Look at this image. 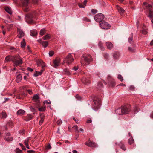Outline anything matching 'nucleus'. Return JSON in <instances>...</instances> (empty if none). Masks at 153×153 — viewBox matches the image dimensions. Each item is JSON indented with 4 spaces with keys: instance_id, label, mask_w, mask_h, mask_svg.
I'll return each mask as SVG.
<instances>
[{
    "instance_id": "nucleus-2",
    "label": "nucleus",
    "mask_w": 153,
    "mask_h": 153,
    "mask_svg": "<svg viewBox=\"0 0 153 153\" xmlns=\"http://www.w3.org/2000/svg\"><path fill=\"white\" fill-rule=\"evenodd\" d=\"M94 103L93 104V108L94 110L98 109L101 104V100L100 99L97 97L94 98L93 100Z\"/></svg>"
},
{
    "instance_id": "nucleus-33",
    "label": "nucleus",
    "mask_w": 153,
    "mask_h": 153,
    "mask_svg": "<svg viewBox=\"0 0 153 153\" xmlns=\"http://www.w3.org/2000/svg\"><path fill=\"white\" fill-rule=\"evenodd\" d=\"M134 140L132 137H131L128 140V143L130 145H131L134 142Z\"/></svg>"
},
{
    "instance_id": "nucleus-5",
    "label": "nucleus",
    "mask_w": 153,
    "mask_h": 153,
    "mask_svg": "<svg viewBox=\"0 0 153 153\" xmlns=\"http://www.w3.org/2000/svg\"><path fill=\"white\" fill-rule=\"evenodd\" d=\"M22 4L23 10L25 12L29 11L30 9L29 7V0H24L22 2Z\"/></svg>"
},
{
    "instance_id": "nucleus-17",
    "label": "nucleus",
    "mask_w": 153,
    "mask_h": 153,
    "mask_svg": "<svg viewBox=\"0 0 153 153\" xmlns=\"http://www.w3.org/2000/svg\"><path fill=\"white\" fill-rule=\"evenodd\" d=\"M82 82L86 85H88L91 83V81L89 79L85 77H83L82 79Z\"/></svg>"
},
{
    "instance_id": "nucleus-50",
    "label": "nucleus",
    "mask_w": 153,
    "mask_h": 153,
    "mask_svg": "<svg viewBox=\"0 0 153 153\" xmlns=\"http://www.w3.org/2000/svg\"><path fill=\"white\" fill-rule=\"evenodd\" d=\"M78 5L80 8H84L85 7V6L83 5V4L79 3L78 4Z\"/></svg>"
},
{
    "instance_id": "nucleus-27",
    "label": "nucleus",
    "mask_w": 153,
    "mask_h": 153,
    "mask_svg": "<svg viewBox=\"0 0 153 153\" xmlns=\"http://www.w3.org/2000/svg\"><path fill=\"white\" fill-rule=\"evenodd\" d=\"M5 10L8 13L10 14H12V11L11 9L8 7H6L5 8Z\"/></svg>"
},
{
    "instance_id": "nucleus-24",
    "label": "nucleus",
    "mask_w": 153,
    "mask_h": 153,
    "mask_svg": "<svg viewBox=\"0 0 153 153\" xmlns=\"http://www.w3.org/2000/svg\"><path fill=\"white\" fill-rule=\"evenodd\" d=\"M117 10L119 13L120 14H123L125 12V10L123 8L118 6V5H117Z\"/></svg>"
},
{
    "instance_id": "nucleus-22",
    "label": "nucleus",
    "mask_w": 153,
    "mask_h": 153,
    "mask_svg": "<svg viewBox=\"0 0 153 153\" xmlns=\"http://www.w3.org/2000/svg\"><path fill=\"white\" fill-rule=\"evenodd\" d=\"M22 76L21 74H19L16 77V81L17 82L19 83L22 80Z\"/></svg>"
},
{
    "instance_id": "nucleus-38",
    "label": "nucleus",
    "mask_w": 153,
    "mask_h": 153,
    "mask_svg": "<svg viewBox=\"0 0 153 153\" xmlns=\"http://www.w3.org/2000/svg\"><path fill=\"white\" fill-rule=\"evenodd\" d=\"M2 117V118H6L7 117V114L4 111H3L1 113Z\"/></svg>"
},
{
    "instance_id": "nucleus-56",
    "label": "nucleus",
    "mask_w": 153,
    "mask_h": 153,
    "mask_svg": "<svg viewBox=\"0 0 153 153\" xmlns=\"http://www.w3.org/2000/svg\"><path fill=\"white\" fill-rule=\"evenodd\" d=\"M146 7L148 9H150L151 8H152V6L151 5L149 4H147L146 6Z\"/></svg>"
},
{
    "instance_id": "nucleus-21",
    "label": "nucleus",
    "mask_w": 153,
    "mask_h": 153,
    "mask_svg": "<svg viewBox=\"0 0 153 153\" xmlns=\"http://www.w3.org/2000/svg\"><path fill=\"white\" fill-rule=\"evenodd\" d=\"M119 55V53L118 52H115L113 54V57L115 59H117L118 58Z\"/></svg>"
},
{
    "instance_id": "nucleus-8",
    "label": "nucleus",
    "mask_w": 153,
    "mask_h": 153,
    "mask_svg": "<svg viewBox=\"0 0 153 153\" xmlns=\"http://www.w3.org/2000/svg\"><path fill=\"white\" fill-rule=\"evenodd\" d=\"M35 15L32 13H29L26 16L25 19L27 22L31 23L33 22V19Z\"/></svg>"
},
{
    "instance_id": "nucleus-34",
    "label": "nucleus",
    "mask_w": 153,
    "mask_h": 153,
    "mask_svg": "<svg viewBox=\"0 0 153 153\" xmlns=\"http://www.w3.org/2000/svg\"><path fill=\"white\" fill-rule=\"evenodd\" d=\"M129 51L131 53H134L135 51V50L134 48L131 47H129L128 48Z\"/></svg>"
},
{
    "instance_id": "nucleus-18",
    "label": "nucleus",
    "mask_w": 153,
    "mask_h": 153,
    "mask_svg": "<svg viewBox=\"0 0 153 153\" xmlns=\"http://www.w3.org/2000/svg\"><path fill=\"white\" fill-rule=\"evenodd\" d=\"M13 59H14V56H7L5 58V62H6L10 61L13 62Z\"/></svg>"
},
{
    "instance_id": "nucleus-57",
    "label": "nucleus",
    "mask_w": 153,
    "mask_h": 153,
    "mask_svg": "<svg viewBox=\"0 0 153 153\" xmlns=\"http://www.w3.org/2000/svg\"><path fill=\"white\" fill-rule=\"evenodd\" d=\"M62 121L60 120H59L57 121V124L58 125H61V124H62Z\"/></svg>"
},
{
    "instance_id": "nucleus-36",
    "label": "nucleus",
    "mask_w": 153,
    "mask_h": 153,
    "mask_svg": "<svg viewBox=\"0 0 153 153\" xmlns=\"http://www.w3.org/2000/svg\"><path fill=\"white\" fill-rule=\"evenodd\" d=\"M117 78L118 79L120 80V81L122 82L123 80V77L120 74H119L118 75Z\"/></svg>"
},
{
    "instance_id": "nucleus-9",
    "label": "nucleus",
    "mask_w": 153,
    "mask_h": 153,
    "mask_svg": "<svg viewBox=\"0 0 153 153\" xmlns=\"http://www.w3.org/2000/svg\"><path fill=\"white\" fill-rule=\"evenodd\" d=\"M107 79L108 81V83L110 86L114 87L115 85V83L114 79L110 76H108Z\"/></svg>"
},
{
    "instance_id": "nucleus-37",
    "label": "nucleus",
    "mask_w": 153,
    "mask_h": 153,
    "mask_svg": "<svg viewBox=\"0 0 153 153\" xmlns=\"http://www.w3.org/2000/svg\"><path fill=\"white\" fill-rule=\"evenodd\" d=\"M42 44L44 47H46L48 45V43L47 41H43Z\"/></svg>"
},
{
    "instance_id": "nucleus-63",
    "label": "nucleus",
    "mask_w": 153,
    "mask_h": 153,
    "mask_svg": "<svg viewBox=\"0 0 153 153\" xmlns=\"http://www.w3.org/2000/svg\"><path fill=\"white\" fill-rule=\"evenodd\" d=\"M78 69V66H74L73 68V70H75V71H76Z\"/></svg>"
},
{
    "instance_id": "nucleus-29",
    "label": "nucleus",
    "mask_w": 153,
    "mask_h": 153,
    "mask_svg": "<svg viewBox=\"0 0 153 153\" xmlns=\"http://www.w3.org/2000/svg\"><path fill=\"white\" fill-rule=\"evenodd\" d=\"M98 45L101 50H104V48L103 46V44L100 41L99 42Z\"/></svg>"
},
{
    "instance_id": "nucleus-19",
    "label": "nucleus",
    "mask_w": 153,
    "mask_h": 153,
    "mask_svg": "<svg viewBox=\"0 0 153 153\" xmlns=\"http://www.w3.org/2000/svg\"><path fill=\"white\" fill-rule=\"evenodd\" d=\"M33 118V116L30 114H28L24 119L25 120L27 121Z\"/></svg>"
},
{
    "instance_id": "nucleus-35",
    "label": "nucleus",
    "mask_w": 153,
    "mask_h": 153,
    "mask_svg": "<svg viewBox=\"0 0 153 153\" xmlns=\"http://www.w3.org/2000/svg\"><path fill=\"white\" fill-rule=\"evenodd\" d=\"M26 45V43L24 39H23L22 41L21 42V47L22 48H24Z\"/></svg>"
},
{
    "instance_id": "nucleus-6",
    "label": "nucleus",
    "mask_w": 153,
    "mask_h": 153,
    "mask_svg": "<svg viewBox=\"0 0 153 153\" xmlns=\"http://www.w3.org/2000/svg\"><path fill=\"white\" fill-rule=\"evenodd\" d=\"M100 25L102 28L105 29H109L110 27V25L107 22L102 21L99 23Z\"/></svg>"
},
{
    "instance_id": "nucleus-28",
    "label": "nucleus",
    "mask_w": 153,
    "mask_h": 153,
    "mask_svg": "<svg viewBox=\"0 0 153 153\" xmlns=\"http://www.w3.org/2000/svg\"><path fill=\"white\" fill-rule=\"evenodd\" d=\"M51 37V35L50 34H47L45 36L43 37L42 39L44 40H47L50 39Z\"/></svg>"
},
{
    "instance_id": "nucleus-3",
    "label": "nucleus",
    "mask_w": 153,
    "mask_h": 153,
    "mask_svg": "<svg viewBox=\"0 0 153 153\" xmlns=\"http://www.w3.org/2000/svg\"><path fill=\"white\" fill-rule=\"evenodd\" d=\"M12 62L14 66H17L22 63V60L19 56L16 55L14 56V59Z\"/></svg>"
},
{
    "instance_id": "nucleus-31",
    "label": "nucleus",
    "mask_w": 153,
    "mask_h": 153,
    "mask_svg": "<svg viewBox=\"0 0 153 153\" xmlns=\"http://www.w3.org/2000/svg\"><path fill=\"white\" fill-rule=\"evenodd\" d=\"M46 32V30L45 29L43 28L40 31V34L41 36H43L45 33Z\"/></svg>"
},
{
    "instance_id": "nucleus-59",
    "label": "nucleus",
    "mask_w": 153,
    "mask_h": 153,
    "mask_svg": "<svg viewBox=\"0 0 153 153\" xmlns=\"http://www.w3.org/2000/svg\"><path fill=\"white\" fill-rule=\"evenodd\" d=\"M84 20L88 22H90V20L89 19H88L87 17L84 18Z\"/></svg>"
},
{
    "instance_id": "nucleus-55",
    "label": "nucleus",
    "mask_w": 153,
    "mask_h": 153,
    "mask_svg": "<svg viewBox=\"0 0 153 153\" xmlns=\"http://www.w3.org/2000/svg\"><path fill=\"white\" fill-rule=\"evenodd\" d=\"M39 1V0H33V2L34 4H36Z\"/></svg>"
},
{
    "instance_id": "nucleus-61",
    "label": "nucleus",
    "mask_w": 153,
    "mask_h": 153,
    "mask_svg": "<svg viewBox=\"0 0 153 153\" xmlns=\"http://www.w3.org/2000/svg\"><path fill=\"white\" fill-rule=\"evenodd\" d=\"M73 119L76 122V123H79V122H78L79 120L78 119H76L74 117L73 118Z\"/></svg>"
},
{
    "instance_id": "nucleus-60",
    "label": "nucleus",
    "mask_w": 153,
    "mask_h": 153,
    "mask_svg": "<svg viewBox=\"0 0 153 153\" xmlns=\"http://www.w3.org/2000/svg\"><path fill=\"white\" fill-rule=\"evenodd\" d=\"M44 103H46L47 104H50L51 103V102L50 100H46L44 102Z\"/></svg>"
},
{
    "instance_id": "nucleus-45",
    "label": "nucleus",
    "mask_w": 153,
    "mask_h": 153,
    "mask_svg": "<svg viewBox=\"0 0 153 153\" xmlns=\"http://www.w3.org/2000/svg\"><path fill=\"white\" fill-rule=\"evenodd\" d=\"M36 73L34 74V76H37L39 75H41L42 74V72H37L36 71Z\"/></svg>"
},
{
    "instance_id": "nucleus-53",
    "label": "nucleus",
    "mask_w": 153,
    "mask_h": 153,
    "mask_svg": "<svg viewBox=\"0 0 153 153\" xmlns=\"http://www.w3.org/2000/svg\"><path fill=\"white\" fill-rule=\"evenodd\" d=\"M51 147L50 145V144H49L48 146L46 147V149L47 150H49L51 149Z\"/></svg>"
},
{
    "instance_id": "nucleus-32",
    "label": "nucleus",
    "mask_w": 153,
    "mask_h": 153,
    "mask_svg": "<svg viewBox=\"0 0 153 153\" xmlns=\"http://www.w3.org/2000/svg\"><path fill=\"white\" fill-rule=\"evenodd\" d=\"M64 73L67 75H70L71 74L69 70L67 69H65L63 71Z\"/></svg>"
},
{
    "instance_id": "nucleus-7",
    "label": "nucleus",
    "mask_w": 153,
    "mask_h": 153,
    "mask_svg": "<svg viewBox=\"0 0 153 153\" xmlns=\"http://www.w3.org/2000/svg\"><path fill=\"white\" fill-rule=\"evenodd\" d=\"M104 16L102 13H98L95 16L94 19L95 20L100 23L104 19Z\"/></svg>"
},
{
    "instance_id": "nucleus-43",
    "label": "nucleus",
    "mask_w": 153,
    "mask_h": 153,
    "mask_svg": "<svg viewBox=\"0 0 153 153\" xmlns=\"http://www.w3.org/2000/svg\"><path fill=\"white\" fill-rule=\"evenodd\" d=\"M104 57L105 59H108L109 57V54L107 53H105L104 54Z\"/></svg>"
},
{
    "instance_id": "nucleus-64",
    "label": "nucleus",
    "mask_w": 153,
    "mask_h": 153,
    "mask_svg": "<svg viewBox=\"0 0 153 153\" xmlns=\"http://www.w3.org/2000/svg\"><path fill=\"white\" fill-rule=\"evenodd\" d=\"M142 33L144 35H146L147 34V32L145 30H143L142 32Z\"/></svg>"
},
{
    "instance_id": "nucleus-58",
    "label": "nucleus",
    "mask_w": 153,
    "mask_h": 153,
    "mask_svg": "<svg viewBox=\"0 0 153 153\" xmlns=\"http://www.w3.org/2000/svg\"><path fill=\"white\" fill-rule=\"evenodd\" d=\"M134 112H135V113H136L138 111V108L136 107H134Z\"/></svg>"
},
{
    "instance_id": "nucleus-51",
    "label": "nucleus",
    "mask_w": 153,
    "mask_h": 153,
    "mask_svg": "<svg viewBox=\"0 0 153 153\" xmlns=\"http://www.w3.org/2000/svg\"><path fill=\"white\" fill-rule=\"evenodd\" d=\"M16 153H22V151L17 148L16 150Z\"/></svg>"
},
{
    "instance_id": "nucleus-30",
    "label": "nucleus",
    "mask_w": 153,
    "mask_h": 153,
    "mask_svg": "<svg viewBox=\"0 0 153 153\" xmlns=\"http://www.w3.org/2000/svg\"><path fill=\"white\" fill-rule=\"evenodd\" d=\"M119 145L120 146V148L124 151H125L126 150L124 145L122 143L120 142L119 144Z\"/></svg>"
},
{
    "instance_id": "nucleus-52",
    "label": "nucleus",
    "mask_w": 153,
    "mask_h": 153,
    "mask_svg": "<svg viewBox=\"0 0 153 153\" xmlns=\"http://www.w3.org/2000/svg\"><path fill=\"white\" fill-rule=\"evenodd\" d=\"M91 11L92 13L93 14H96L97 12V10L94 9H92Z\"/></svg>"
},
{
    "instance_id": "nucleus-25",
    "label": "nucleus",
    "mask_w": 153,
    "mask_h": 153,
    "mask_svg": "<svg viewBox=\"0 0 153 153\" xmlns=\"http://www.w3.org/2000/svg\"><path fill=\"white\" fill-rule=\"evenodd\" d=\"M30 34L31 36H36L37 34V32L36 30H32L30 31Z\"/></svg>"
},
{
    "instance_id": "nucleus-41",
    "label": "nucleus",
    "mask_w": 153,
    "mask_h": 153,
    "mask_svg": "<svg viewBox=\"0 0 153 153\" xmlns=\"http://www.w3.org/2000/svg\"><path fill=\"white\" fill-rule=\"evenodd\" d=\"M103 84L102 82H99L98 83L97 88L99 89H100L101 88L103 87Z\"/></svg>"
},
{
    "instance_id": "nucleus-10",
    "label": "nucleus",
    "mask_w": 153,
    "mask_h": 153,
    "mask_svg": "<svg viewBox=\"0 0 153 153\" xmlns=\"http://www.w3.org/2000/svg\"><path fill=\"white\" fill-rule=\"evenodd\" d=\"M85 144L90 147H96L97 146V144L94 142H92L90 140H89L88 141L85 143Z\"/></svg>"
},
{
    "instance_id": "nucleus-42",
    "label": "nucleus",
    "mask_w": 153,
    "mask_h": 153,
    "mask_svg": "<svg viewBox=\"0 0 153 153\" xmlns=\"http://www.w3.org/2000/svg\"><path fill=\"white\" fill-rule=\"evenodd\" d=\"M131 37H130L128 39V41L129 42H130V43H133V34H131Z\"/></svg>"
},
{
    "instance_id": "nucleus-46",
    "label": "nucleus",
    "mask_w": 153,
    "mask_h": 153,
    "mask_svg": "<svg viewBox=\"0 0 153 153\" xmlns=\"http://www.w3.org/2000/svg\"><path fill=\"white\" fill-rule=\"evenodd\" d=\"M36 73L34 74V76H37L39 75H41L42 74V72H37L36 71Z\"/></svg>"
},
{
    "instance_id": "nucleus-4",
    "label": "nucleus",
    "mask_w": 153,
    "mask_h": 153,
    "mask_svg": "<svg viewBox=\"0 0 153 153\" xmlns=\"http://www.w3.org/2000/svg\"><path fill=\"white\" fill-rule=\"evenodd\" d=\"M74 60V59L71 54H68L65 59L63 63V65L64 63H66L67 64L69 65L73 62Z\"/></svg>"
},
{
    "instance_id": "nucleus-12",
    "label": "nucleus",
    "mask_w": 153,
    "mask_h": 153,
    "mask_svg": "<svg viewBox=\"0 0 153 153\" xmlns=\"http://www.w3.org/2000/svg\"><path fill=\"white\" fill-rule=\"evenodd\" d=\"M37 65L38 66H39L40 65L42 66V69L40 71V72H42V74L45 70L44 67L45 66V63L42 61L40 60L37 62Z\"/></svg>"
},
{
    "instance_id": "nucleus-39",
    "label": "nucleus",
    "mask_w": 153,
    "mask_h": 153,
    "mask_svg": "<svg viewBox=\"0 0 153 153\" xmlns=\"http://www.w3.org/2000/svg\"><path fill=\"white\" fill-rule=\"evenodd\" d=\"M5 139L6 141H11L13 140V138L12 137H5Z\"/></svg>"
},
{
    "instance_id": "nucleus-16",
    "label": "nucleus",
    "mask_w": 153,
    "mask_h": 153,
    "mask_svg": "<svg viewBox=\"0 0 153 153\" xmlns=\"http://www.w3.org/2000/svg\"><path fill=\"white\" fill-rule=\"evenodd\" d=\"M17 33H18V37L19 38H21L24 35V33L20 29H17Z\"/></svg>"
},
{
    "instance_id": "nucleus-49",
    "label": "nucleus",
    "mask_w": 153,
    "mask_h": 153,
    "mask_svg": "<svg viewBox=\"0 0 153 153\" xmlns=\"http://www.w3.org/2000/svg\"><path fill=\"white\" fill-rule=\"evenodd\" d=\"M54 54V52L53 51H49V54L50 56H52Z\"/></svg>"
},
{
    "instance_id": "nucleus-47",
    "label": "nucleus",
    "mask_w": 153,
    "mask_h": 153,
    "mask_svg": "<svg viewBox=\"0 0 153 153\" xmlns=\"http://www.w3.org/2000/svg\"><path fill=\"white\" fill-rule=\"evenodd\" d=\"M29 140V138H28L26 139L24 142V143L25 145L28 144V141Z\"/></svg>"
},
{
    "instance_id": "nucleus-11",
    "label": "nucleus",
    "mask_w": 153,
    "mask_h": 153,
    "mask_svg": "<svg viewBox=\"0 0 153 153\" xmlns=\"http://www.w3.org/2000/svg\"><path fill=\"white\" fill-rule=\"evenodd\" d=\"M122 111L123 114H126L128 113V112L131 110V109L127 106H122Z\"/></svg>"
},
{
    "instance_id": "nucleus-44",
    "label": "nucleus",
    "mask_w": 153,
    "mask_h": 153,
    "mask_svg": "<svg viewBox=\"0 0 153 153\" xmlns=\"http://www.w3.org/2000/svg\"><path fill=\"white\" fill-rule=\"evenodd\" d=\"M45 109L46 108L45 107H42L39 108V110L40 111H44Z\"/></svg>"
},
{
    "instance_id": "nucleus-15",
    "label": "nucleus",
    "mask_w": 153,
    "mask_h": 153,
    "mask_svg": "<svg viewBox=\"0 0 153 153\" xmlns=\"http://www.w3.org/2000/svg\"><path fill=\"white\" fill-rule=\"evenodd\" d=\"M60 62V59L56 58L53 61L54 67L55 68H56L59 66Z\"/></svg>"
},
{
    "instance_id": "nucleus-23",
    "label": "nucleus",
    "mask_w": 153,
    "mask_h": 153,
    "mask_svg": "<svg viewBox=\"0 0 153 153\" xmlns=\"http://www.w3.org/2000/svg\"><path fill=\"white\" fill-rule=\"evenodd\" d=\"M25 111L23 110L20 109L17 111V114L18 115H22L24 114Z\"/></svg>"
},
{
    "instance_id": "nucleus-48",
    "label": "nucleus",
    "mask_w": 153,
    "mask_h": 153,
    "mask_svg": "<svg viewBox=\"0 0 153 153\" xmlns=\"http://www.w3.org/2000/svg\"><path fill=\"white\" fill-rule=\"evenodd\" d=\"M74 128H75L76 129V133H79V131L78 130V127L77 125H75L74 126Z\"/></svg>"
},
{
    "instance_id": "nucleus-13",
    "label": "nucleus",
    "mask_w": 153,
    "mask_h": 153,
    "mask_svg": "<svg viewBox=\"0 0 153 153\" xmlns=\"http://www.w3.org/2000/svg\"><path fill=\"white\" fill-rule=\"evenodd\" d=\"M40 97L39 94H35L34 95L33 98L32 100L38 103L40 102Z\"/></svg>"
},
{
    "instance_id": "nucleus-54",
    "label": "nucleus",
    "mask_w": 153,
    "mask_h": 153,
    "mask_svg": "<svg viewBox=\"0 0 153 153\" xmlns=\"http://www.w3.org/2000/svg\"><path fill=\"white\" fill-rule=\"evenodd\" d=\"M134 89V87L133 85H131L129 87V89L131 91H133Z\"/></svg>"
},
{
    "instance_id": "nucleus-14",
    "label": "nucleus",
    "mask_w": 153,
    "mask_h": 153,
    "mask_svg": "<svg viewBox=\"0 0 153 153\" xmlns=\"http://www.w3.org/2000/svg\"><path fill=\"white\" fill-rule=\"evenodd\" d=\"M107 48L109 50H111L114 47L113 44L109 41L105 43Z\"/></svg>"
},
{
    "instance_id": "nucleus-62",
    "label": "nucleus",
    "mask_w": 153,
    "mask_h": 153,
    "mask_svg": "<svg viewBox=\"0 0 153 153\" xmlns=\"http://www.w3.org/2000/svg\"><path fill=\"white\" fill-rule=\"evenodd\" d=\"M27 91L28 93L30 94H33L32 91L31 90H27Z\"/></svg>"
},
{
    "instance_id": "nucleus-1",
    "label": "nucleus",
    "mask_w": 153,
    "mask_h": 153,
    "mask_svg": "<svg viewBox=\"0 0 153 153\" xmlns=\"http://www.w3.org/2000/svg\"><path fill=\"white\" fill-rule=\"evenodd\" d=\"M92 60V59L91 55H84L81 57L80 62L82 64L88 65Z\"/></svg>"
},
{
    "instance_id": "nucleus-20",
    "label": "nucleus",
    "mask_w": 153,
    "mask_h": 153,
    "mask_svg": "<svg viewBox=\"0 0 153 153\" xmlns=\"http://www.w3.org/2000/svg\"><path fill=\"white\" fill-rule=\"evenodd\" d=\"M115 112L116 114L120 115L123 114L122 111V106L115 110Z\"/></svg>"
},
{
    "instance_id": "nucleus-40",
    "label": "nucleus",
    "mask_w": 153,
    "mask_h": 153,
    "mask_svg": "<svg viewBox=\"0 0 153 153\" xmlns=\"http://www.w3.org/2000/svg\"><path fill=\"white\" fill-rule=\"evenodd\" d=\"M41 120L39 121V124L40 125H42L44 120V116H41Z\"/></svg>"
},
{
    "instance_id": "nucleus-26",
    "label": "nucleus",
    "mask_w": 153,
    "mask_h": 153,
    "mask_svg": "<svg viewBox=\"0 0 153 153\" xmlns=\"http://www.w3.org/2000/svg\"><path fill=\"white\" fill-rule=\"evenodd\" d=\"M147 16L150 19L153 18V11L151 9L149 10V14Z\"/></svg>"
}]
</instances>
